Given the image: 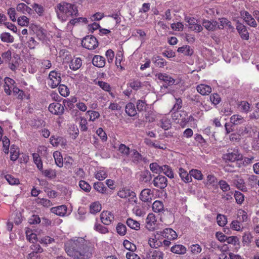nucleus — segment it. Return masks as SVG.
I'll list each match as a JSON object with an SVG mask.
<instances>
[{
    "mask_svg": "<svg viewBox=\"0 0 259 259\" xmlns=\"http://www.w3.org/2000/svg\"><path fill=\"white\" fill-rule=\"evenodd\" d=\"M161 172L170 179L174 178V174L171 168L167 165H162Z\"/></svg>",
    "mask_w": 259,
    "mask_h": 259,
    "instance_id": "41",
    "label": "nucleus"
},
{
    "mask_svg": "<svg viewBox=\"0 0 259 259\" xmlns=\"http://www.w3.org/2000/svg\"><path fill=\"white\" fill-rule=\"evenodd\" d=\"M33 156V161L35 163V164L36 165L37 167L38 168V169L42 170V161L40 158V156L38 154L34 153L32 155Z\"/></svg>",
    "mask_w": 259,
    "mask_h": 259,
    "instance_id": "42",
    "label": "nucleus"
},
{
    "mask_svg": "<svg viewBox=\"0 0 259 259\" xmlns=\"http://www.w3.org/2000/svg\"><path fill=\"white\" fill-rule=\"evenodd\" d=\"M155 76L159 80L164 81L168 85H172L175 82V80L166 73H158Z\"/></svg>",
    "mask_w": 259,
    "mask_h": 259,
    "instance_id": "13",
    "label": "nucleus"
},
{
    "mask_svg": "<svg viewBox=\"0 0 259 259\" xmlns=\"http://www.w3.org/2000/svg\"><path fill=\"white\" fill-rule=\"evenodd\" d=\"M152 207L153 210L155 212H160L163 210V204L160 201H155Z\"/></svg>",
    "mask_w": 259,
    "mask_h": 259,
    "instance_id": "40",
    "label": "nucleus"
},
{
    "mask_svg": "<svg viewBox=\"0 0 259 259\" xmlns=\"http://www.w3.org/2000/svg\"><path fill=\"white\" fill-rule=\"evenodd\" d=\"M150 170L154 173L160 174L162 169V166L159 165L157 163L154 162L150 164Z\"/></svg>",
    "mask_w": 259,
    "mask_h": 259,
    "instance_id": "55",
    "label": "nucleus"
},
{
    "mask_svg": "<svg viewBox=\"0 0 259 259\" xmlns=\"http://www.w3.org/2000/svg\"><path fill=\"white\" fill-rule=\"evenodd\" d=\"M95 177L97 180L102 181L107 177V171L104 169H100L96 172Z\"/></svg>",
    "mask_w": 259,
    "mask_h": 259,
    "instance_id": "45",
    "label": "nucleus"
},
{
    "mask_svg": "<svg viewBox=\"0 0 259 259\" xmlns=\"http://www.w3.org/2000/svg\"><path fill=\"white\" fill-rule=\"evenodd\" d=\"M56 164L59 167H62L63 165V159L61 153L56 151L53 153Z\"/></svg>",
    "mask_w": 259,
    "mask_h": 259,
    "instance_id": "30",
    "label": "nucleus"
},
{
    "mask_svg": "<svg viewBox=\"0 0 259 259\" xmlns=\"http://www.w3.org/2000/svg\"><path fill=\"white\" fill-rule=\"evenodd\" d=\"M202 25L208 31H214L218 28L217 22L215 21L204 20Z\"/></svg>",
    "mask_w": 259,
    "mask_h": 259,
    "instance_id": "25",
    "label": "nucleus"
},
{
    "mask_svg": "<svg viewBox=\"0 0 259 259\" xmlns=\"http://www.w3.org/2000/svg\"><path fill=\"white\" fill-rule=\"evenodd\" d=\"M48 109L51 113L58 115L62 114L64 111V106L58 102L50 104Z\"/></svg>",
    "mask_w": 259,
    "mask_h": 259,
    "instance_id": "6",
    "label": "nucleus"
},
{
    "mask_svg": "<svg viewBox=\"0 0 259 259\" xmlns=\"http://www.w3.org/2000/svg\"><path fill=\"white\" fill-rule=\"evenodd\" d=\"M156 234H160L163 238L169 240H175L178 237L177 233L170 228H166L162 231L157 232Z\"/></svg>",
    "mask_w": 259,
    "mask_h": 259,
    "instance_id": "7",
    "label": "nucleus"
},
{
    "mask_svg": "<svg viewBox=\"0 0 259 259\" xmlns=\"http://www.w3.org/2000/svg\"><path fill=\"white\" fill-rule=\"evenodd\" d=\"M155 187L159 189L165 188L167 185V180L166 177L162 175H158L153 181Z\"/></svg>",
    "mask_w": 259,
    "mask_h": 259,
    "instance_id": "10",
    "label": "nucleus"
},
{
    "mask_svg": "<svg viewBox=\"0 0 259 259\" xmlns=\"http://www.w3.org/2000/svg\"><path fill=\"white\" fill-rule=\"evenodd\" d=\"M153 197V193L150 189H144L140 195V199L144 202L150 201Z\"/></svg>",
    "mask_w": 259,
    "mask_h": 259,
    "instance_id": "16",
    "label": "nucleus"
},
{
    "mask_svg": "<svg viewBox=\"0 0 259 259\" xmlns=\"http://www.w3.org/2000/svg\"><path fill=\"white\" fill-rule=\"evenodd\" d=\"M129 87L135 91H137L145 86H150V83L148 81L141 82L138 79H131L128 83Z\"/></svg>",
    "mask_w": 259,
    "mask_h": 259,
    "instance_id": "8",
    "label": "nucleus"
},
{
    "mask_svg": "<svg viewBox=\"0 0 259 259\" xmlns=\"http://www.w3.org/2000/svg\"><path fill=\"white\" fill-rule=\"evenodd\" d=\"M152 61L157 67L162 68L166 65V61L158 56H153L152 58Z\"/></svg>",
    "mask_w": 259,
    "mask_h": 259,
    "instance_id": "24",
    "label": "nucleus"
},
{
    "mask_svg": "<svg viewBox=\"0 0 259 259\" xmlns=\"http://www.w3.org/2000/svg\"><path fill=\"white\" fill-rule=\"evenodd\" d=\"M156 220L155 215L153 213H149L146 219V227L151 231H153L156 228Z\"/></svg>",
    "mask_w": 259,
    "mask_h": 259,
    "instance_id": "12",
    "label": "nucleus"
},
{
    "mask_svg": "<svg viewBox=\"0 0 259 259\" xmlns=\"http://www.w3.org/2000/svg\"><path fill=\"white\" fill-rule=\"evenodd\" d=\"M18 24L22 27H27L29 25L30 20L26 16H20L17 19Z\"/></svg>",
    "mask_w": 259,
    "mask_h": 259,
    "instance_id": "38",
    "label": "nucleus"
},
{
    "mask_svg": "<svg viewBox=\"0 0 259 259\" xmlns=\"http://www.w3.org/2000/svg\"><path fill=\"white\" fill-rule=\"evenodd\" d=\"M244 121L243 117L238 114L233 115L230 118V122L234 125L241 124Z\"/></svg>",
    "mask_w": 259,
    "mask_h": 259,
    "instance_id": "39",
    "label": "nucleus"
},
{
    "mask_svg": "<svg viewBox=\"0 0 259 259\" xmlns=\"http://www.w3.org/2000/svg\"><path fill=\"white\" fill-rule=\"evenodd\" d=\"M234 197L237 203L241 204L244 200V196L242 193L239 191H235Z\"/></svg>",
    "mask_w": 259,
    "mask_h": 259,
    "instance_id": "63",
    "label": "nucleus"
},
{
    "mask_svg": "<svg viewBox=\"0 0 259 259\" xmlns=\"http://www.w3.org/2000/svg\"><path fill=\"white\" fill-rule=\"evenodd\" d=\"M58 91L60 95L63 97H67L69 95V90L68 88L64 84H59Z\"/></svg>",
    "mask_w": 259,
    "mask_h": 259,
    "instance_id": "54",
    "label": "nucleus"
},
{
    "mask_svg": "<svg viewBox=\"0 0 259 259\" xmlns=\"http://www.w3.org/2000/svg\"><path fill=\"white\" fill-rule=\"evenodd\" d=\"M220 24H218L217 22V27L219 29H223L225 27H228L229 28H231V24L230 21L228 20L226 18H222L220 19Z\"/></svg>",
    "mask_w": 259,
    "mask_h": 259,
    "instance_id": "51",
    "label": "nucleus"
},
{
    "mask_svg": "<svg viewBox=\"0 0 259 259\" xmlns=\"http://www.w3.org/2000/svg\"><path fill=\"white\" fill-rule=\"evenodd\" d=\"M16 10L18 12H21L23 14L26 13L31 14L32 12V9L24 3L18 4L16 7Z\"/></svg>",
    "mask_w": 259,
    "mask_h": 259,
    "instance_id": "20",
    "label": "nucleus"
},
{
    "mask_svg": "<svg viewBox=\"0 0 259 259\" xmlns=\"http://www.w3.org/2000/svg\"><path fill=\"white\" fill-rule=\"evenodd\" d=\"M189 249L192 253V254L196 255L199 254L202 251V248L200 245L198 244H194L191 245Z\"/></svg>",
    "mask_w": 259,
    "mask_h": 259,
    "instance_id": "58",
    "label": "nucleus"
},
{
    "mask_svg": "<svg viewBox=\"0 0 259 259\" xmlns=\"http://www.w3.org/2000/svg\"><path fill=\"white\" fill-rule=\"evenodd\" d=\"M80 22L86 23L87 22V19L85 18L82 17L71 19L67 24L66 27L67 29L69 30H71L73 26Z\"/></svg>",
    "mask_w": 259,
    "mask_h": 259,
    "instance_id": "27",
    "label": "nucleus"
},
{
    "mask_svg": "<svg viewBox=\"0 0 259 259\" xmlns=\"http://www.w3.org/2000/svg\"><path fill=\"white\" fill-rule=\"evenodd\" d=\"M61 81V73L56 70L51 71L48 78V84L52 89L57 87Z\"/></svg>",
    "mask_w": 259,
    "mask_h": 259,
    "instance_id": "3",
    "label": "nucleus"
},
{
    "mask_svg": "<svg viewBox=\"0 0 259 259\" xmlns=\"http://www.w3.org/2000/svg\"><path fill=\"white\" fill-rule=\"evenodd\" d=\"M225 159L231 162L241 159L242 155L238 151H234L233 152L229 153L224 156Z\"/></svg>",
    "mask_w": 259,
    "mask_h": 259,
    "instance_id": "18",
    "label": "nucleus"
},
{
    "mask_svg": "<svg viewBox=\"0 0 259 259\" xmlns=\"http://www.w3.org/2000/svg\"><path fill=\"white\" fill-rule=\"evenodd\" d=\"M32 9L39 16L44 15L45 12L44 8L40 5L37 3H34L31 6Z\"/></svg>",
    "mask_w": 259,
    "mask_h": 259,
    "instance_id": "43",
    "label": "nucleus"
},
{
    "mask_svg": "<svg viewBox=\"0 0 259 259\" xmlns=\"http://www.w3.org/2000/svg\"><path fill=\"white\" fill-rule=\"evenodd\" d=\"M93 64L98 67H103L105 65V59L100 55H95L92 59Z\"/></svg>",
    "mask_w": 259,
    "mask_h": 259,
    "instance_id": "19",
    "label": "nucleus"
},
{
    "mask_svg": "<svg viewBox=\"0 0 259 259\" xmlns=\"http://www.w3.org/2000/svg\"><path fill=\"white\" fill-rule=\"evenodd\" d=\"M3 145V151L6 154H8L10 144V140L6 137H3L1 140Z\"/></svg>",
    "mask_w": 259,
    "mask_h": 259,
    "instance_id": "44",
    "label": "nucleus"
},
{
    "mask_svg": "<svg viewBox=\"0 0 259 259\" xmlns=\"http://www.w3.org/2000/svg\"><path fill=\"white\" fill-rule=\"evenodd\" d=\"M96 242L93 239H88L87 237H74L65 244V249L67 254L75 259H89L95 252Z\"/></svg>",
    "mask_w": 259,
    "mask_h": 259,
    "instance_id": "1",
    "label": "nucleus"
},
{
    "mask_svg": "<svg viewBox=\"0 0 259 259\" xmlns=\"http://www.w3.org/2000/svg\"><path fill=\"white\" fill-rule=\"evenodd\" d=\"M191 177H193L194 179L198 180L203 179V176L201 172L197 169H192L190 171Z\"/></svg>",
    "mask_w": 259,
    "mask_h": 259,
    "instance_id": "53",
    "label": "nucleus"
},
{
    "mask_svg": "<svg viewBox=\"0 0 259 259\" xmlns=\"http://www.w3.org/2000/svg\"><path fill=\"white\" fill-rule=\"evenodd\" d=\"M172 252L178 254H184L187 251L185 246L181 244L175 245L171 247Z\"/></svg>",
    "mask_w": 259,
    "mask_h": 259,
    "instance_id": "22",
    "label": "nucleus"
},
{
    "mask_svg": "<svg viewBox=\"0 0 259 259\" xmlns=\"http://www.w3.org/2000/svg\"><path fill=\"white\" fill-rule=\"evenodd\" d=\"M160 126L164 130H167L171 126L170 120L164 117L160 120Z\"/></svg>",
    "mask_w": 259,
    "mask_h": 259,
    "instance_id": "48",
    "label": "nucleus"
},
{
    "mask_svg": "<svg viewBox=\"0 0 259 259\" xmlns=\"http://www.w3.org/2000/svg\"><path fill=\"white\" fill-rule=\"evenodd\" d=\"M77 12V7L72 4L63 2L57 6L58 17L63 21H66L67 17L76 16Z\"/></svg>",
    "mask_w": 259,
    "mask_h": 259,
    "instance_id": "2",
    "label": "nucleus"
},
{
    "mask_svg": "<svg viewBox=\"0 0 259 259\" xmlns=\"http://www.w3.org/2000/svg\"><path fill=\"white\" fill-rule=\"evenodd\" d=\"M206 185L214 186L218 184L217 179L215 177L212 175H208L207 177Z\"/></svg>",
    "mask_w": 259,
    "mask_h": 259,
    "instance_id": "57",
    "label": "nucleus"
},
{
    "mask_svg": "<svg viewBox=\"0 0 259 259\" xmlns=\"http://www.w3.org/2000/svg\"><path fill=\"white\" fill-rule=\"evenodd\" d=\"M240 14L241 18L247 25L252 27L257 26V24L255 20L248 12L243 11L241 12Z\"/></svg>",
    "mask_w": 259,
    "mask_h": 259,
    "instance_id": "9",
    "label": "nucleus"
},
{
    "mask_svg": "<svg viewBox=\"0 0 259 259\" xmlns=\"http://www.w3.org/2000/svg\"><path fill=\"white\" fill-rule=\"evenodd\" d=\"M217 222L220 226L223 227L227 223V217L225 215L218 214L217 217Z\"/></svg>",
    "mask_w": 259,
    "mask_h": 259,
    "instance_id": "49",
    "label": "nucleus"
},
{
    "mask_svg": "<svg viewBox=\"0 0 259 259\" xmlns=\"http://www.w3.org/2000/svg\"><path fill=\"white\" fill-rule=\"evenodd\" d=\"M5 179L8 182L10 185H18L19 184V180L17 178H15L14 176L11 175H7L5 176Z\"/></svg>",
    "mask_w": 259,
    "mask_h": 259,
    "instance_id": "46",
    "label": "nucleus"
},
{
    "mask_svg": "<svg viewBox=\"0 0 259 259\" xmlns=\"http://www.w3.org/2000/svg\"><path fill=\"white\" fill-rule=\"evenodd\" d=\"M187 22L189 24V27L193 31L199 32L203 30L202 26L197 23V20L193 18H187Z\"/></svg>",
    "mask_w": 259,
    "mask_h": 259,
    "instance_id": "15",
    "label": "nucleus"
},
{
    "mask_svg": "<svg viewBox=\"0 0 259 259\" xmlns=\"http://www.w3.org/2000/svg\"><path fill=\"white\" fill-rule=\"evenodd\" d=\"M51 211L52 213L61 217H64L70 213V212L67 213V207L65 205L52 207Z\"/></svg>",
    "mask_w": 259,
    "mask_h": 259,
    "instance_id": "14",
    "label": "nucleus"
},
{
    "mask_svg": "<svg viewBox=\"0 0 259 259\" xmlns=\"http://www.w3.org/2000/svg\"><path fill=\"white\" fill-rule=\"evenodd\" d=\"M179 174L182 180L185 183H189L192 181V178L190 173L188 174L184 168L181 167L179 169Z\"/></svg>",
    "mask_w": 259,
    "mask_h": 259,
    "instance_id": "21",
    "label": "nucleus"
},
{
    "mask_svg": "<svg viewBox=\"0 0 259 259\" xmlns=\"http://www.w3.org/2000/svg\"><path fill=\"white\" fill-rule=\"evenodd\" d=\"M197 91L201 95H206L211 93V88L208 85L201 84L197 87Z\"/></svg>",
    "mask_w": 259,
    "mask_h": 259,
    "instance_id": "26",
    "label": "nucleus"
},
{
    "mask_svg": "<svg viewBox=\"0 0 259 259\" xmlns=\"http://www.w3.org/2000/svg\"><path fill=\"white\" fill-rule=\"evenodd\" d=\"M100 219L102 223L106 225H110L114 220L113 214L109 211H103L100 215Z\"/></svg>",
    "mask_w": 259,
    "mask_h": 259,
    "instance_id": "11",
    "label": "nucleus"
},
{
    "mask_svg": "<svg viewBox=\"0 0 259 259\" xmlns=\"http://www.w3.org/2000/svg\"><path fill=\"white\" fill-rule=\"evenodd\" d=\"M82 65V60L80 58H75L71 60L69 67L72 70H78Z\"/></svg>",
    "mask_w": 259,
    "mask_h": 259,
    "instance_id": "23",
    "label": "nucleus"
},
{
    "mask_svg": "<svg viewBox=\"0 0 259 259\" xmlns=\"http://www.w3.org/2000/svg\"><path fill=\"white\" fill-rule=\"evenodd\" d=\"M148 244L153 248H157L162 246V241L159 240L156 235L153 233L148 239Z\"/></svg>",
    "mask_w": 259,
    "mask_h": 259,
    "instance_id": "17",
    "label": "nucleus"
},
{
    "mask_svg": "<svg viewBox=\"0 0 259 259\" xmlns=\"http://www.w3.org/2000/svg\"><path fill=\"white\" fill-rule=\"evenodd\" d=\"M117 195L121 198H128L129 201L137 203V198L136 193L129 189L122 188L118 192Z\"/></svg>",
    "mask_w": 259,
    "mask_h": 259,
    "instance_id": "5",
    "label": "nucleus"
},
{
    "mask_svg": "<svg viewBox=\"0 0 259 259\" xmlns=\"http://www.w3.org/2000/svg\"><path fill=\"white\" fill-rule=\"evenodd\" d=\"M69 134L72 136V138L75 139L79 133L78 129L76 125H72L69 128Z\"/></svg>",
    "mask_w": 259,
    "mask_h": 259,
    "instance_id": "62",
    "label": "nucleus"
},
{
    "mask_svg": "<svg viewBox=\"0 0 259 259\" xmlns=\"http://www.w3.org/2000/svg\"><path fill=\"white\" fill-rule=\"evenodd\" d=\"M102 208L101 203L98 201L93 202L91 204L90 209L91 213L95 214L99 212Z\"/></svg>",
    "mask_w": 259,
    "mask_h": 259,
    "instance_id": "34",
    "label": "nucleus"
},
{
    "mask_svg": "<svg viewBox=\"0 0 259 259\" xmlns=\"http://www.w3.org/2000/svg\"><path fill=\"white\" fill-rule=\"evenodd\" d=\"M81 44L84 48L90 50H94L99 46L97 39L92 35H88L83 38Z\"/></svg>",
    "mask_w": 259,
    "mask_h": 259,
    "instance_id": "4",
    "label": "nucleus"
},
{
    "mask_svg": "<svg viewBox=\"0 0 259 259\" xmlns=\"http://www.w3.org/2000/svg\"><path fill=\"white\" fill-rule=\"evenodd\" d=\"M231 229L234 231L238 232H241L243 230V227L241 224V222L238 220L233 221L230 225Z\"/></svg>",
    "mask_w": 259,
    "mask_h": 259,
    "instance_id": "36",
    "label": "nucleus"
},
{
    "mask_svg": "<svg viewBox=\"0 0 259 259\" xmlns=\"http://www.w3.org/2000/svg\"><path fill=\"white\" fill-rule=\"evenodd\" d=\"M123 245L125 249L130 251H134L136 249V245L127 240H125L123 242Z\"/></svg>",
    "mask_w": 259,
    "mask_h": 259,
    "instance_id": "60",
    "label": "nucleus"
},
{
    "mask_svg": "<svg viewBox=\"0 0 259 259\" xmlns=\"http://www.w3.org/2000/svg\"><path fill=\"white\" fill-rule=\"evenodd\" d=\"M130 155L132 158V161L134 162H137L141 159V155L136 150H132Z\"/></svg>",
    "mask_w": 259,
    "mask_h": 259,
    "instance_id": "59",
    "label": "nucleus"
},
{
    "mask_svg": "<svg viewBox=\"0 0 259 259\" xmlns=\"http://www.w3.org/2000/svg\"><path fill=\"white\" fill-rule=\"evenodd\" d=\"M125 111L126 113L130 116H134L137 114V110L135 105L132 103H128L125 106Z\"/></svg>",
    "mask_w": 259,
    "mask_h": 259,
    "instance_id": "29",
    "label": "nucleus"
},
{
    "mask_svg": "<svg viewBox=\"0 0 259 259\" xmlns=\"http://www.w3.org/2000/svg\"><path fill=\"white\" fill-rule=\"evenodd\" d=\"M226 241H227L228 244H231L234 246H239L240 244L239 239L237 237L234 236L227 237Z\"/></svg>",
    "mask_w": 259,
    "mask_h": 259,
    "instance_id": "56",
    "label": "nucleus"
},
{
    "mask_svg": "<svg viewBox=\"0 0 259 259\" xmlns=\"http://www.w3.org/2000/svg\"><path fill=\"white\" fill-rule=\"evenodd\" d=\"M237 219L241 223L246 222L248 218L247 212L242 209L237 210Z\"/></svg>",
    "mask_w": 259,
    "mask_h": 259,
    "instance_id": "31",
    "label": "nucleus"
},
{
    "mask_svg": "<svg viewBox=\"0 0 259 259\" xmlns=\"http://www.w3.org/2000/svg\"><path fill=\"white\" fill-rule=\"evenodd\" d=\"M239 108L242 112L247 113L250 110V104L246 101H242L239 104Z\"/></svg>",
    "mask_w": 259,
    "mask_h": 259,
    "instance_id": "47",
    "label": "nucleus"
},
{
    "mask_svg": "<svg viewBox=\"0 0 259 259\" xmlns=\"http://www.w3.org/2000/svg\"><path fill=\"white\" fill-rule=\"evenodd\" d=\"M151 259H163V253L159 250H154L151 252Z\"/></svg>",
    "mask_w": 259,
    "mask_h": 259,
    "instance_id": "64",
    "label": "nucleus"
},
{
    "mask_svg": "<svg viewBox=\"0 0 259 259\" xmlns=\"http://www.w3.org/2000/svg\"><path fill=\"white\" fill-rule=\"evenodd\" d=\"M94 229L102 234H106L108 232V230L106 227L98 223L95 224Z\"/></svg>",
    "mask_w": 259,
    "mask_h": 259,
    "instance_id": "61",
    "label": "nucleus"
},
{
    "mask_svg": "<svg viewBox=\"0 0 259 259\" xmlns=\"http://www.w3.org/2000/svg\"><path fill=\"white\" fill-rule=\"evenodd\" d=\"M86 115L89 116V121H94L96 119L99 118L100 115L98 111L89 110L87 112Z\"/></svg>",
    "mask_w": 259,
    "mask_h": 259,
    "instance_id": "50",
    "label": "nucleus"
},
{
    "mask_svg": "<svg viewBox=\"0 0 259 259\" xmlns=\"http://www.w3.org/2000/svg\"><path fill=\"white\" fill-rule=\"evenodd\" d=\"M234 184L238 189L242 191L246 189L245 183L243 180L242 179L237 178L236 179L234 180Z\"/></svg>",
    "mask_w": 259,
    "mask_h": 259,
    "instance_id": "52",
    "label": "nucleus"
},
{
    "mask_svg": "<svg viewBox=\"0 0 259 259\" xmlns=\"http://www.w3.org/2000/svg\"><path fill=\"white\" fill-rule=\"evenodd\" d=\"M0 38L2 41L7 43L14 42V37L8 32H4L1 34Z\"/></svg>",
    "mask_w": 259,
    "mask_h": 259,
    "instance_id": "37",
    "label": "nucleus"
},
{
    "mask_svg": "<svg viewBox=\"0 0 259 259\" xmlns=\"http://www.w3.org/2000/svg\"><path fill=\"white\" fill-rule=\"evenodd\" d=\"M126 223V225L132 229L138 230L140 229V223L138 221L131 218L127 219Z\"/></svg>",
    "mask_w": 259,
    "mask_h": 259,
    "instance_id": "35",
    "label": "nucleus"
},
{
    "mask_svg": "<svg viewBox=\"0 0 259 259\" xmlns=\"http://www.w3.org/2000/svg\"><path fill=\"white\" fill-rule=\"evenodd\" d=\"M178 52L186 56H191L193 54V49L188 45L183 46L178 49Z\"/></svg>",
    "mask_w": 259,
    "mask_h": 259,
    "instance_id": "32",
    "label": "nucleus"
},
{
    "mask_svg": "<svg viewBox=\"0 0 259 259\" xmlns=\"http://www.w3.org/2000/svg\"><path fill=\"white\" fill-rule=\"evenodd\" d=\"M94 188L99 193L102 194H107V188L103 183L96 182L94 184Z\"/></svg>",
    "mask_w": 259,
    "mask_h": 259,
    "instance_id": "28",
    "label": "nucleus"
},
{
    "mask_svg": "<svg viewBox=\"0 0 259 259\" xmlns=\"http://www.w3.org/2000/svg\"><path fill=\"white\" fill-rule=\"evenodd\" d=\"M44 176L50 179H53L56 178L57 176L56 171L55 169H48L46 170H40Z\"/></svg>",
    "mask_w": 259,
    "mask_h": 259,
    "instance_id": "33",
    "label": "nucleus"
}]
</instances>
